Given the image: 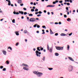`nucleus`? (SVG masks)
Masks as SVG:
<instances>
[{
  "instance_id": "obj_17",
  "label": "nucleus",
  "mask_w": 78,
  "mask_h": 78,
  "mask_svg": "<svg viewBox=\"0 0 78 78\" xmlns=\"http://www.w3.org/2000/svg\"><path fill=\"white\" fill-rule=\"evenodd\" d=\"M37 50H38L39 51H41V50H40V47H38L37 48Z\"/></svg>"
},
{
  "instance_id": "obj_30",
  "label": "nucleus",
  "mask_w": 78,
  "mask_h": 78,
  "mask_svg": "<svg viewBox=\"0 0 78 78\" xmlns=\"http://www.w3.org/2000/svg\"><path fill=\"white\" fill-rule=\"evenodd\" d=\"M6 68H4L2 70H3V71H6Z\"/></svg>"
},
{
  "instance_id": "obj_62",
  "label": "nucleus",
  "mask_w": 78,
  "mask_h": 78,
  "mask_svg": "<svg viewBox=\"0 0 78 78\" xmlns=\"http://www.w3.org/2000/svg\"><path fill=\"white\" fill-rule=\"evenodd\" d=\"M60 16H62V13H60Z\"/></svg>"
},
{
  "instance_id": "obj_31",
  "label": "nucleus",
  "mask_w": 78,
  "mask_h": 78,
  "mask_svg": "<svg viewBox=\"0 0 78 78\" xmlns=\"http://www.w3.org/2000/svg\"><path fill=\"white\" fill-rule=\"evenodd\" d=\"M45 57H43V58H42V60H43V61H45Z\"/></svg>"
},
{
  "instance_id": "obj_12",
  "label": "nucleus",
  "mask_w": 78,
  "mask_h": 78,
  "mask_svg": "<svg viewBox=\"0 0 78 78\" xmlns=\"http://www.w3.org/2000/svg\"><path fill=\"white\" fill-rule=\"evenodd\" d=\"M13 14H16V15H18V14H19V13L18 12H13Z\"/></svg>"
},
{
  "instance_id": "obj_4",
  "label": "nucleus",
  "mask_w": 78,
  "mask_h": 78,
  "mask_svg": "<svg viewBox=\"0 0 78 78\" xmlns=\"http://www.w3.org/2000/svg\"><path fill=\"white\" fill-rule=\"evenodd\" d=\"M35 53H36V55H37V56H39V57L41 56V55H41V52H39L38 51H36L35 52ZM38 54H39V55H38Z\"/></svg>"
},
{
  "instance_id": "obj_22",
  "label": "nucleus",
  "mask_w": 78,
  "mask_h": 78,
  "mask_svg": "<svg viewBox=\"0 0 78 78\" xmlns=\"http://www.w3.org/2000/svg\"><path fill=\"white\" fill-rule=\"evenodd\" d=\"M6 62V64H9V61H7Z\"/></svg>"
},
{
  "instance_id": "obj_53",
  "label": "nucleus",
  "mask_w": 78,
  "mask_h": 78,
  "mask_svg": "<svg viewBox=\"0 0 78 78\" xmlns=\"http://www.w3.org/2000/svg\"><path fill=\"white\" fill-rule=\"evenodd\" d=\"M55 24L56 25H57V24H58V23H57V22L55 23Z\"/></svg>"
},
{
  "instance_id": "obj_29",
  "label": "nucleus",
  "mask_w": 78,
  "mask_h": 78,
  "mask_svg": "<svg viewBox=\"0 0 78 78\" xmlns=\"http://www.w3.org/2000/svg\"><path fill=\"white\" fill-rule=\"evenodd\" d=\"M12 23H15V20L13 19L12 20Z\"/></svg>"
},
{
  "instance_id": "obj_63",
  "label": "nucleus",
  "mask_w": 78,
  "mask_h": 78,
  "mask_svg": "<svg viewBox=\"0 0 78 78\" xmlns=\"http://www.w3.org/2000/svg\"><path fill=\"white\" fill-rule=\"evenodd\" d=\"M36 3L35 2H34V5H36Z\"/></svg>"
},
{
  "instance_id": "obj_1",
  "label": "nucleus",
  "mask_w": 78,
  "mask_h": 78,
  "mask_svg": "<svg viewBox=\"0 0 78 78\" xmlns=\"http://www.w3.org/2000/svg\"><path fill=\"white\" fill-rule=\"evenodd\" d=\"M33 73H34V74L36 75L37 77H41V76L43 75V73L39 72L38 71H33Z\"/></svg>"
},
{
  "instance_id": "obj_38",
  "label": "nucleus",
  "mask_w": 78,
  "mask_h": 78,
  "mask_svg": "<svg viewBox=\"0 0 78 78\" xmlns=\"http://www.w3.org/2000/svg\"><path fill=\"white\" fill-rule=\"evenodd\" d=\"M64 17H65V18H66V17H67V15H64Z\"/></svg>"
},
{
  "instance_id": "obj_13",
  "label": "nucleus",
  "mask_w": 78,
  "mask_h": 78,
  "mask_svg": "<svg viewBox=\"0 0 78 78\" xmlns=\"http://www.w3.org/2000/svg\"><path fill=\"white\" fill-rule=\"evenodd\" d=\"M22 66H25V67H28V65H27V64H26L25 63H23L22 64Z\"/></svg>"
},
{
  "instance_id": "obj_42",
  "label": "nucleus",
  "mask_w": 78,
  "mask_h": 78,
  "mask_svg": "<svg viewBox=\"0 0 78 78\" xmlns=\"http://www.w3.org/2000/svg\"><path fill=\"white\" fill-rule=\"evenodd\" d=\"M40 50H44V48H40Z\"/></svg>"
},
{
  "instance_id": "obj_45",
  "label": "nucleus",
  "mask_w": 78,
  "mask_h": 78,
  "mask_svg": "<svg viewBox=\"0 0 78 78\" xmlns=\"http://www.w3.org/2000/svg\"><path fill=\"white\" fill-rule=\"evenodd\" d=\"M58 33H56L55 34V36H58Z\"/></svg>"
},
{
  "instance_id": "obj_2",
  "label": "nucleus",
  "mask_w": 78,
  "mask_h": 78,
  "mask_svg": "<svg viewBox=\"0 0 78 78\" xmlns=\"http://www.w3.org/2000/svg\"><path fill=\"white\" fill-rule=\"evenodd\" d=\"M68 70L69 72H72L73 70V67L72 66H69L68 67Z\"/></svg>"
},
{
  "instance_id": "obj_55",
  "label": "nucleus",
  "mask_w": 78,
  "mask_h": 78,
  "mask_svg": "<svg viewBox=\"0 0 78 78\" xmlns=\"http://www.w3.org/2000/svg\"><path fill=\"white\" fill-rule=\"evenodd\" d=\"M69 2H70V3H72V0H70Z\"/></svg>"
},
{
  "instance_id": "obj_9",
  "label": "nucleus",
  "mask_w": 78,
  "mask_h": 78,
  "mask_svg": "<svg viewBox=\"0 0 78 78\" xmlns=\"http://www.w3.org/2000/svg\"><path fill=\"white\" fill-rule=\"evenodd\" d=\"M68 58L70 60V61H74L73 59V58H72L71 57H69Z\"/></svg>"
},
{
  "instance_id": "obj_47",
  "label": "nucleus",
  "mask_w": 78,
  "mask_h": 78,
  "mask_svg": "<svg viewBox=\"0 0 78 78\" xmlns=\"http://www.w3.org/2000/svg\"><path fill=\"white\" fill-rule=\"evenodd\" d=\"M20 5H21V6H23V4H20Z\"/></svg>"
},
{
  "instance_id": "obj_14",
  "label": "nucleus",
  "mask_w": 78,
  "mask_h": 78,
  "mask_svg": "<svg viewBox=\"0 0 78 78\" xmlns=\"http://www.w3.org/2000/svg\"><path fill=\"white\" fill-rule=\"evenodd\" d=\"M15 33L16 34V35L17 36H19V32H15Z\"/></svg>"
},
{
  "instance_id": "obj_28",
  "label": "nucleus",
  "mask_w": 78,
  "mask_h": 78,
  "mask_svg": "<svg viewBox=\"0 0 78 78\" xmlns=\"http://www.w3.org/2000/svg\"><path fill=\"white\" fill-rule=\"evenodd\" d=\"M42 28H45V29L46 28V27H45V26H42Z\"/></svg>"
},
{
  "instance_id": "obj_26",
  "label": "nucleus",
  "mask_w": 78,
  "mask_h": 78,
  "mask_svg": "<svg viewBox=\"0 0 78 78\" xmlns=\"http://www.w3.org/2000/svg\"><path fill=\"white\" fill-rule=\"evenodd\" d=\"M3 66H0V69H3Z\"/></svg>"
},
{
  "instance_id": "obj_46",
  "label": "nucleus",
  "mask_w": 78,
  "mask_h": 78,
  "mask_svg": "<svg viewBox=\"0 0 78 78\" xmlns=\"http://www.w3.org/2000/svg\"><path fill=\"white\" fill-rule=\"evenodd\" d=\"M67 5H68V6H69V5H70V4L69 3H67Z\"/></svg>"
},
{
  "instance_id": "obj_32",
  "label": "nucleus",
  "mask_w": 78,
  "mask_h": 78,
  "mask_svg": "<svg viewBox=\"0 0 78 78\" xmlns=\"http://www.w3.org/2000/svg\"><path fill=\"white\" fill-rule=\"evenodd\" d=\"M29 16H33V15L32 14H30L29 15Z\"/></svg>"
},
{
  "instance_id": "obj_36",
  "label": "nucleus",
  "mask_w": 78,
  "mask_h": 78,
  "mask_svg": "<svg viewBox=\"0 0 78 78\" xmlns=\"http://www.w3.org/2000/svg\"><path fill=\"white\" fill-rule=\"evenodd\" d=\"M31 11L32 12H33L34 11V9H31Z\"/></svg>"
},
{
  "instance_id": "obj_35",
  "label": "nucleus",
  "mask_w": 78,
  "mask_h": 78,
  "mask_svg": "<svg viewBox=\"0 0 78 78\" xmlns=\"http://www.w3.org/2000/svg\"><path fill=\"white\" fill-rule=\"evenodd\" d=\"M66 10H67V11H69V8H68V7H66Z\"/></svg>"
},
{
  "instance_id": "obj_24",
  "label": "nucleus",
  "mask_w": 78,
  "mask_h": 78,
  "mask_svg": "<svg viewBox=\"0 0 78 78\" xmlns=\"http://www.w3.org/2000/svg\"><path fill=\"white\" fill-rule=\"evenodd\" d=\"M48 69L49 70H53V68H49Z\"/></svg>"
},
{
  "instance_id": "obj_23",
  "label": "nucleus",
  "mask_w": 78,
  "mask_h": 78,
  "mask_svg": "<svg viewBox=\"0 0 78 78\" xmlns=\"http://www.w3.org/2000/svg\"><path fill=\"white\" fill-rule=\"evenodd\" d=\"M37 25V24H36L34 26V28H36V27Z\"/></svg>"
},
{
  "instance_id": "obj_56",
  "label": "nucleus",
  "mask_w": 78,
  "mask_h": 78,
  "mask_svg": "<svg viewBox=\"0 0 78 78\" xmlns=\"http://www.w3.org/2000/svg\"><path fill=\"white\" fill-rule=\"evenodd\" d=\"M38 13H39V12H36L35 14L37 15L38 14Z\"/></svg>"
},
{
  "instance_id": "obj_57",
  "label": "nucleus",
  "mask_w": 78,
  "mask_h": 78,
  "mask_svg": "<svg viewBox=\"0 0 78 78\" xmlns=\"http://www.w3.org/2000/svg\"><path fill=\"white\" fill-rule=\"evenodd\" d=\"M21 14H23V12H21Z\"/></svg>"
},
{
  "instance_id": "obj_15",
  "label": "nucleus",
  "mask_w": 78,
  "mask_h": 78,
  "mask_svg": "<svg viewBox=\"0 0 78 78\" xmlns=\"http://www.w3.org/2000/svg\"><path fill=\"white\" fill-rule=\"evenodd\" d=\"M60 35L62 36H65L66 35V34H65L62 33V34H61Z\"/></svg>"
},
{
  "instance_id": "obj_64",
  "label": "nucleus",
  "mask_w": 78,
  "mask_h": 78,
  "mask_svg": "<svg viewBox=\"0 0 78 78\" xmlns=\"http://www.w3.org/2000/svg\"><path fill=\"white\" fill-rule=\"evenodd\" d=\"M37 33H39V31H37Z\"/></svg>"
},
{
  "instance_id": "obj_59",
  "label": "nucleus",
  "mask_w": 78,
  "mask_h": 78,
  "mask_svg": "<svg viewBox=\"0 0 78 78\" xmlns=\"http://www.w3.org/2000/svg\"><path fill=\"white\" fill-rule=\"evenodd\" d=\"M15 6H17V4H16V3L15 4Z\"/></svg>"
},
{
  "instance_id": "obj_7",
  "label": "nucleus",
  "mask_w": 78,
  "mask_h": 78,
  "mask_svg": "<svg viewBox=\"0 0 78 78\" xmlns=\"http://www.w3.org/2000/svg\"><path fill=\"white\" fill-rule=\"evenodd\" d=\"M55 6L53 5H48L46 6V7L47 8L48 7H55Z\"/></svg>"
},
{
  "instance_id": "obj_34",
  "label": "nucleus",
  "mask_w": 78,
  "mask_h": 78,
  "mask_svg": "<svg viewBox=\"0 0 78 78\" xmlns=\"http://www.w3.org/2000/svg\"><path fill=\"white\" fill-rule=\"evenodd\" d=\"M8 49H10L11 50H12V48L11 47H9L8 48Z\"/></svg>"
},
{
  "instance_id": "obj_50",
  "label": "nucleus",
  "mask_w": 78,
  "mask_h": 78,
  "mask_svg": "<svg viewBox=\"0 0 78 78\" xmlns=\"http://www.w3.org/2000/svg\"><path fill=\"white\" fill-rule=\"evenodd\" d=\"M53 3L54 4H56V2H53Z\"/></svg>"
},
{
  "instance_id": "obj_51",
  "label": "nucleus",
  "mask_w": 78,
  "mask_h": 78,
  "mask_svg": "<svg viewBox=\"0 0 78 78\" xmlns=\"http://www.w3.org/2000/svg\"><path fill=\"white\" fill-rule=\"evenodd\" d=\"M44 12L45 13H46V12H47V11H46V10H44Z\"/></svg>"
},
{
  "instance_id": "obj_40",
  "label": "nucleus",
  "mask_w": 78,
  "mask_h": 78,
  "mask_svg": "<svg viewBox=\"0 0 78 78\" xmlns=\"http://www.w3.org/2000/svg\"><path fill=\"white\" fill-rule=\"evenodd\" d=\"M37 28H40V26L39 25H37Z\"/></svg>"
},
{
  "instance_id": "obj_6",
  "label": "nucleus",
  "mask_w": 78,
  "mask_h": 78,
  "mask_svg": "<svg viewBox=\"0 0 78 78\" xmlns=\"http://www.w3.org/2000/svg\"><path fill=\"white\" fill-rule=\"evenodd\" d=\"M22 0H17V2L18 3H19V4H20L22 3Z\"/></svg>"
},
{
  "instance_id": "obj_27",
  "label": "nucleus",
  "mask_w": 78,
  "mask_h": 78,
  "mask_svg": "<svg viewBox=\"0 0 78 78\" xmlns=\"http://www.w3.org/2000/svg\"><path fill=\"white\" fill-rule=\"evenodd\" d=\"M48 50H49L50 49V47H49V46H48Z\"/></svg>"
},
{
  "instance_id": "obj_49",
  "label": "nucleus",
  "mask_w": 78,
  "mask_h": 78,
  "mask_svg": "<svg viewBox=\"0 0 78 78\" xmlns=\"http://www.w3.org/2000/svg\"><path fill=\"white\" fill-rule=\"evenodd\" d=\"M38 13L39 14H42V12H41L40 11L38 12Z\"/></svg>"
},
{
  "instance_id": "obj_3",
  "label": "nucleus",
  "mask_w": 78,
  "mask_h": 78,
  "mask_svg": "<svg viewBox=\"0 0 78 78\" xmlns=\"http://www.w3.org/2000/svg\"><path fill=\"white\" fill-rule=\"evenodd\" d=\"M56 48L58 50H63V47H56Z\"/></svg>"
},
{
  "instance_id": "obj_52",
  "label": "nucleus",
  "mask_w": 78,
  "mask_h": 78,
  "mask_svg": "<svg viewBox=\"0 0 78 78\" xmlns=\"http://www.w3.org/2000/svg\"><path fill=\"white\" fill-rule=\"evenodd\" d=\"M58 24H59V25H61V22H59L58 23Z\"/></svg>"
},
{
  "instance_id": "obj_10",
  "label": "nucleus",
  "mask_w": 78,
  "mask_h": 78,
  "mask_svg": "<svg viewBox=\"0 0 78 78\" xmlns=\"http://www.w3.org/2000/svg\"><path fill=\"white\" fill-rule=\"evenodd\" d=\"M23 69H24V70H29V69L25 67H23Z\"/></svg>"
},
{
  "instance_id": "obj_8",
  "label": "nucleus",
  "mask_w": 78,
  "mask_h": 78,
  "mask_svg": "<svg viewBox=\"0 0 78 78\" xmlns=\"http://www.w3.org/2000/svg\"><path fill=\"white\" fill-rule=\"evenodd\" d=\"M6 2H8V3H9L8 4V5L9 6H10V5H11V1H10V0H6Z\"/></svg>"
},
{
  "instance_id": "obj_44",
  "label": "nucleus",
  "mask_w": 78,
  "mask_h": 78,
  "mask_svg": "<svg viewBox=\"0 0 78 78\" xmlns=\"http://www.w3.org/2000/svg\"><path fill=\"white\" fill-rule=\"evenodd\" d=\"M41 16V14H38L37 15V16L38 17H39V16Z\"/></svg>"
},
{
  "instance_id": "obj_43",
  "label": "nucleus",
  "mask_w": 78,
  "mask_h": 78,
  "mask_svg": "<svg viewBox=\"0 0 78 78\" xmlns=\"http://www.w3.org/2000/svg\"><path fill=\"white\" fill-rule=\"evenodd\" d=\"M72 33H71L69 34V36H71V35H72Z\"/></svg>"
},
{
  "instance_id": "obj_48",
  "label": "nucleus",
  "mask_w": 78,
  "mask_h": 78,
  "mask_svg": "<svg viewBox=\"0 0 78 78\" xmlns=\"http://www.w3.org/2000/svg\"><path fill=\"white\" fill-rule=\"evenodd\" d=\"M19 45V43H17L16 45V46H17V45Z\"/></svg>"
},
{
  "instance_id": "obj_18",
  "label": "nucleus",
  "mask_w": 78,
  "mask_h": 78,
  "mask_svg": "<svg viewBox=\"0 0 78 78\" xmlns=\"http://www.w3.org/2000/svg\"><path fill=\"white\" fill-rule=\"evenodd\" d=\"M24 33L25 34L27 33H28V31H27V30H24Z\"/></svg>"
},
{
  "instance_id": "obj_41",
  "label": "nucleus",
  "mask_w": 78,
  "mask_h": 78,
  "mask_svg": "<svg viewBox=\"0 0 78 78\" xmlns=\"http://www.w3.org/2000/svg\"><path fill=\"white\" fill-rule=\"evenodd\" d=\"M23 9H24V11H26L27 10V9H26V8H23Z\"/></svg>"
},
{
  "instance_id": "obj_19",
  "label": "nucleus",
  "mask_w": 78,
  "mask_h": 78,
  "mask_svg": "<svg viewBox=\"0 0 78 78\" xmlns=\"http://www.w3.org/2000/svg\"><path fill=\"white\" fill-rule=\"evenodd\" d=\"M50 34H53V32H52V31H51V29H50Z\"/></svg>"
},
{
  "instance_id": "obj_5",
  "label": "nucleus",
  "mask_w": 78,
  "mask_h": 78,
  "mask_svg": "<svg viewBox=\"0 0 78 78\" xmlns=\"http://www.w3.org/2000/svg\"><path fill=\"white\" fill-rule=\"evenodd\" d=\"M30 22H35L36 21V19L34 18H31L30 19Z\"/></svg>"
},
{
  "instance_id": "obj_21",
  "label": "nucleus",
  "mask_w": 78,
  "mask_h": 78,
  "mask_svg": "<svg viewBox=\"0 0 78 78\" xmlns=\"http://www.w3.org/2000/svg\"><path fill=\"white\" fill-rule=\"evenodd\" d=\"M67 20L68 22H70V21H71V19L70 18H68Z\"/></svg>"
},
{
  "instance_id": "obj_54",
  "label": "nucleus",
  "mask_w": 78,
  "mask_h": 78,
  "mask_svg": "<svg viewBox=\"0 0 78 78\" xmlns=\"http://www.w3.org/2000/svg\"><path fill=\"white\" fill-rule=\"evenodd\" d=\"M22 12V11H19V13L20 14H21V12Z\"/></svg>"
},
{
  "instance_id": "obj_33",
  "label": "nucleus",
  "mask_w": 78,
  "mask_h": 78,
  "mask_svg": "<svg viewBox=\"0 0 78 78\" xmlns=\"http://www.w3.org/2000/svg\"><path fill=\"white\" fill-rule=\"evenodd\" d=\"M35 12L38 11V9H35Z\"/></svg>"
},
{
  "instance_id": "obj_37",
  "label": "nucleus",
  "mask_w": 78,
  "mask_h": 78,
  "mask_svg": "<svg viewBox=\"0 0 78 78\" xmlns=\"http://www.w3.org/2000/svg\"><path fill=\"white\" fill-rule=\"evenodd\" d=\"M24 15H26L27 14V12H24Z\"/></svg>"
},
{
  "instance_id": "obj_61",
  "label": "nucleus",
  "mask_w": 78,
  "mask_h": 78,
  "mask_svg": "<svg viewBox=\"0 0 78 78\" xmlns=\"http://www.w3.org/2000/svg\"><path fill=\"white\" fill-rule=\"evenodd\" d=\"M67 2H65V3H64V4L66 5L67 4Z\"/></svg>"
},
{
  "instance_id": "obj_11",
  "label": "nucleus",
  "mask_w": 78,
  "mask_h": 78,
  "mask_svg": "<svg viewBox=\"0 0 78 78\" xmlns=\"http://www.w3.org/2000/svg\"><path fill=\"white\" fill-rule=\"evenodd\" d=\"M3 53L4 55H6V51H3Z\"/></svg>"
},
{
  "instance_id": "obj_39",
  "label": "nucleus",
  "mask_w": 78,
  "mask_h": 78,
  "mask_svg": "<svg viewBox=\"0 0 78 78\" xmlns=\"http://www.w3.org/2000/svg\"><path fill=\"white\" fill-rule=\"evenodd\" d=\"M59 2L60 3H62V1H59Z\"/></svg>"
},
{
  "instance_id": "obj_25",
  "label": "nucleus",
  "mask_w": 78,
  "mask_h": 78,
  "mask_svg": "<svg viewBox=\"0 0 78 78\" xmlns=\"http://www.w3.org/2000/svg\"><path fill=\"white\" fill-rule=\"evenodd\" d=\"M49 51L50 52H51V53L52 51V49H51V48H50L49 50Z\"/></svg>"
},
{
  "instance_id": "obj_16",
  "label": "nucleus",
  "mask_w": 78,
  "mask_h": 78,
  "mask_svg": "<svg viewBox=\"0 0 78 78\" xmlns=\"http://www.w3.org/2000/svg\"><path fill=\"white\" fill-rule=\"evenodd\" d=\"M69 48H70V46H69V45H67V50H69Z\"/></svg>"
},
{
  "instance_id": "obj_60",
  "label": "nucleus",
  "mask_w": 78,
  "mask_h": 78,
  "mask_svg": "<svg viewBox=\"0 0 78 78\" xmlns=\"http://www.w3.org/2000/svg\"><path fill=\"white\" fill-rule=\"evenodd\" d=\"M58 1L56 0L55 1V3H58Z\"/></svg>"
},
{
  "instance_id": "obj_20",
  "label": "nucleus",
  "mask_w": 78,
  "mask_h": 78,
  "mask_svg": "<svg viewBox=\"0 0 78 78\" xmlns=\"http://www.w3.org/2000/svg\"><path fill=\"white\" fill-rule=\"evenodd\" d=\"M55 55L56 56H59V54L57 53H55Z\"/></svg>"
},
{
  "instance_id": "obj_58",
  "label": "nucleus",
  "mask_w": 78,
  "mask_h": 78,
  "mask_svg": "<svg viewBox=\"0 0 78 78\" xmlns=\"http://www.w3.org/2000/svg\"><path fill=\"white\" fill-rule=\"evenodd\" d=\"M30 5H33V2H30Z\"/></svg>"
}]
</instances>
